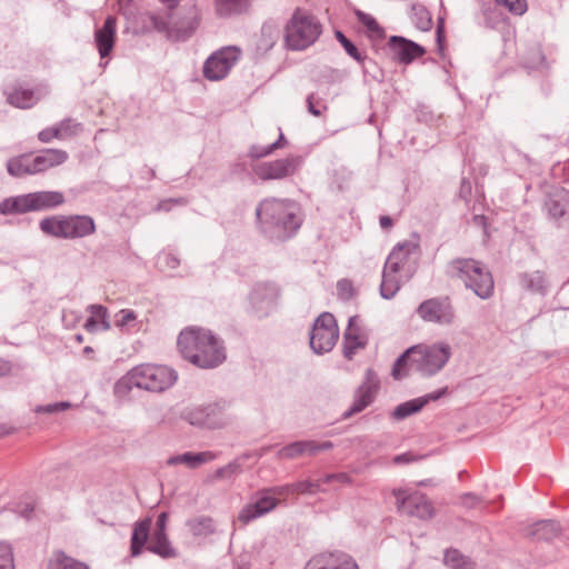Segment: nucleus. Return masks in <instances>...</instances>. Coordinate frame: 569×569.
I'll list each match as a JSON object with an SVG mask.
<instances>
[{
	"label": "nucleus",
	"instance_id": "nucleus-57",
	"mask_svg": "<svg viewBox=\"0 0 569 569\" xmlns=\"http://www.w3.org/2000/svg\"><path fill=\"white\" fill-rule=\"evenodd\" d=\"M186 200L182 198L179 199H167L160 201L156 208L157 211H169L173 204H184Z\"/></svg>",
	"mask_w": 569,
	"mask_h": 569
},
{
	"label": "nucleus",
	"instance_id": "nucleus-64",
	"mask_svg": "<svg viewBox=\"0 0 569 569\" xmlns=\"http://www.w3.org/2000/svg\"><path fill=\"white\" fill-rule=\"evenodd\" d=\"M379 222L382 229H389L393 224V221L389 216H381Z\"/></svg>",
	"mask_w": 569,
	"mask_h": 569
},
{
	"label": "nucleus",
	"instance_id": "nucleus-32",
	"mask_svg": "<svg viewBox=\"0 0 569 569\" xmlns=\"http://www.w3.org/2000/svg\"><path fill=\"white\" fill-rule=\"evenodd\" d=\"M216 12L219 17H230L243 12L249 4L248 0H214Z\"/></svg>",
	"mask_w": 569,
	"mask_h": 569
},
{
	"label": "nucleus",
	"instance_id": "nucleus-33",
	"mask_svg": "<svg viewBox=\"0 0 569 569\" xmlns=\"http://www.w3.org/2000/svg\"><path fill=\"white\" fill-rule=\"evenodd\" d=\"M443 561L450 569H475V562L458 549H448L445 552Z\"/></svg>",
	"mask_w": 569,
	"mask_h": 569
},
{
	"label": "nucleus",
	"instance_id": "nucleus-15",
	"mask_svg": "<svg viewBox=\"0 0 569 569\" xmlns=\"http://www.w3.org/2000/svg\"><path fill=\"white\" fill-rule=\"evenodd\" d=\"M368 343V335L362 327L360 318L353 316L349 319L348 327L343 335V355L352 359L358 349H363Z\"/></svg>",
	"mask_w": 569,
	"mask_h": 569
},
{
	"label": "nucleus",
	"instance_id": "nucleus-27",
	"mask_svg": "<svg viewBox=\"0 0 569 569\" xmlns=\"http://www.w3.org/2000/svg\"><path fill=\"white\" fill-rule=\"evenodd\" d=\"M561 532V526L556 520H541L536 522L528 531V535L539 540H551Z\"/></svg>",
	"mask_w": 569,
	"mask_h": 569
},
{
	"label": "nucleus",
	"instance_id": "nucleus-62",
	"mask_svg": "<svg viewBox=\"0 0 569 569\" xmlns=\"http://www.w3.org/2000/svg\"><path fill=\"white\" fill-rule=\"evenodd\" d=\"M415 460H416L415 456H412L409 452H406V453H402V455H398V456H396L393 458L395 463H398V465H400V463H409V462L415 461Z\"/></svg>",
	"mask_w": 569,
	"mask_h": 569
},
{
	"label": "nucleus",
	"instance_id": "nucleus-34",
	"mask_svg": "<svg viewBox=\"0 0 569 569\" xmlns=\"http://www.w3.org/2000/svg\"><path fill=\"white\" fill-rule=\"evenodd\" d=\"M400 289V280L396 272H389L386 268L382 271L380 293L385 299H391Z\"/></svg>",
	"mask_w": 569,
	"mask_h": 569
},
{
	"label": "nucleus",
	"instance_id": "nucleus-16",
	"mask_svg": "<svg viewBox=\"0 0 569 569\" xmlns=\"http://www.w3.org/2000/svg\"><path fill=\"white\" fill-rule=\"evenodd\" d=\"M378 388V380L372 370H368L366 381L357 389L355 400L351 407L343 413V417L349 418L365 410L373 401Z\"/></svg>",
	"mask_w": 569,
	"mask_h": 569
},
{
	"label": "nucleus",
	"instance_id": "nucleus-58",
	"mask_svg": "<svg viewBox=\"0 0 569 569\" xmlns=\"http://www.w3.org/2000/svg\"><path fill=\"white\" fill-rule=\"evenodd\" d=\"M461 505L466 508H475L479 505L480 499L473 493H465L460 498Z\"/></svg>",
	"mask_w": 569,
	"mask_h": 569
},
{
	"label": "nucleus",
	"instance_id": "nucleus-56",
	"mask_svg": "<svg viewBox=\"0 0 569 569\" xmlns=\"http://www.w3.org/2000/svg\"><path fill=\"white\" fill-rule=\"evenodd\" d=\"M331 481H338L340 483L349 485L351 483V478L349 475L345 472L331 473L323 477V482L329 483Z\"/></svg>",
	"mask_w": 569,
	"mask_h": 569
},
{
	"label": "nucleus",
	"instance_id": "nucleus-50",
	"mask_svg": "<svg viewBox=\"0 0 569 569\" xmlns=\"http://www.w3.org/2000/svg\"><path fill=\"white\" fill-rule=\"evenodd\" d=\"M270 493L276 497L278 500L280 497H287L293 493H297L296 483H289L283 486H276L272 488H268Z\"/></svg>",
	"mask_w": 569,
	"mask_h": 569
},
{
	"label": "nucleus",
	"instance_id": "nucleus-42",
	"mask_svg": "<svg viewBox=\"0 0 569 569\" xmlns=\"http://www.w3.org/2000/svg\"><path fill=\"white\" fill-rule=\"evenodd\" d=\"M88 310L90 311L91 317H94L96 320H100L103 330L110 329V323L107 319L108 311L106 307L101 305H90Z\"/></svg>",
	"mask_w": 569,
	"mask_h": 569
},
{
	"label": "nucleus",
	"instance_id": "nucleus-39",
	"mask_svg": "<svg viewBox=\"0 0 569 569\" xmlns=\"http://www.w3.org/2000/svg\"><path fill=\"white\" fill-rule=\"evenodd\" d=\"M303 446L301 441H295L277 451L278 459H295L303 455Z\"/></svg>",
	"mask_w": 569,
	"mask_h": 569
},
{
	"label": "nucleus",
	"instance_id": "nucleus-48",
	"mask_svg": "<svg viewBox=\"0 0 569 569\" xmlns=\"http://www.w3.org/2000/svg\"><path fill=\"white\" fill-rule=\"evenodd\" d=\"M116 326L124 328L130 326L136 320V313L130 309H122L117 313Z\"/></svg>",
	"mask_w": 569,
	"mask_h": 569
},
{
	"label": "nucleus",
	"instance_id": "nucleus-2",
	"mask_svg": "<svg viewBox=\"0 0 569 569\" xmlns=\"http://www.w3.org/2000/svg\"><path fill=\"white\" fill-rule=\"evenodd\" d=\"M259 229L278 239L291 237L301 226L299 206L290 199L269 197L256 208Z\"/></svg>",
	"mask_w": 569,
	"mask_h": 569
},
{
	"label": "nucleus",
	"instance_id": "nucleus-45",
	"mask_svg": "<svg viewBox=\"0 0 569 569\" xmlns=\"http://www.w3.org/2000/svg\"><path fill=\"white\" fill-rule=\"evenodd\" d=\"M0 569H14L12 549L7 543H0Z\"/></svg>",
	"mask_w": 569,
	"mask_h": 569
},
{
	"label": "nucleus",
	"instance_id": "nucleus-12",
	"mask_svg": "<svg viewBox=\"0 0 569 569\" xmlns=\"http://www.w3.org/2000/svg\"><path fill=\"white\" fill-rule=\"evenodd\" d=\"M418 316L426 322L441 326L451 325L456 312L448 298H431L425 300L417 309Z\"/></svg>",
	"mask_w": 569,
	"mask_h": 569
},
{
	"label": "nucleus",
	"instance_id": "nucleus-19",
	"mask_svg": "<svg viewBox=\"0 0 569 569\" xmlns=\"http://www.w3.org/2000/svg\"><path fill=\"white\" fill-rule=\"evenodd\" d=\"M117 19L112 16L107 17L101 28L94 32V43L100 58L109 57L116 41Z\"/></svg>",
	"mask_w": 569,
	"mask_h": 569
},
{
	"label": "nucleus",
	"instance_id": "nucleus-10",
	"mask_svg": "<svg viewBox=\"0 0 569 569\" xmlns=\"http://www.w3.org/2000/svg\"><path fill=\"white\" fill-rule=\"evenodd\" d=\"M299 156H288L272 161H263L252 167L253 173L261 180H281L293 176L301 166Z\"/></svg>",
	"mask_w": 569,
	"mask_h": 569
},
{
	"label": "nucleus",
	"instance_id": "nucleus-49",
	"mask_svg": "<svg viewBox=\"0 0 569 569\" xmlns=\"http://www.w3.org/2000/svg\"><path fill=\"white\" fill-rule=\"evenodd\" d=\"M355 14L357 16L359 22H361L369 31L373 32L379 30V24L372 16L358 9L355 10Z\"/></svg>",
	"mask_w": 569,
	"mask_h": 569
},
{
	"label": "nucleus",
	"instance_id": "nucleus-4",
	"mask_svg": "<svg viewBox=\"0 0 569 569\" xmlns=\"http://www.w3.org/2000/svg\"><path fill=\"white\" fill-rule=\"evenodd\" d=\"M449 273L463 282L467 289L480 299H489L493 295L495 281L491 272L475 259H455L449 263Z\"/></svg>",
	"mask_w": 569,
	"mask_h": 569
},
{
	"label": "nucleus",
	"instance_id": "nucleus-43",
	"mask_svg": "<svg viewBox=\"0 0 569 569\" xmlns=\"http://www.w3.org/2000/svg\"><path fill=\"white\" fill-rule=\"evenodd\" d=\"M301 442H302V445H305L303 446V455L308 453L311 456L318 453L319 451L329 450L333 447L331 441H323L321 443H318L316 441L305 440Z\"/></svg>",
	"mask_w": 569,
	"mask_h": 569
},
{
	"label": "nucleus",
	"instance_id": "nucleus-18",
	"mask_svg": "<svg viewBox=\"0 0 569 569\" xmlns=\"http://www.w3.org/2000/svg\"><path fill=\"white\" fill-rule=\"evenodd\" d=\"M518 283L520 288L531 295L546 296L550 289V280L542 270H529L519 273Z\"/></svg>",
	"mask_w": 569,
	"mask_h": 569
},
{
	"label": "nucleus",
	"instance_id": "nucleus-29",
	"mask_svg": "<svg viewBox=\"0 0 569 569\" xmlns=\"http://www.w3.org/2000/svg\"><path fill=\"white\" fill-rule=\"evenodd\" d=\"M151 520L144 519L136 523L132 537H131V556L137 557L141 553L143 546L146 545L149 536Z\"/></svg>",
	"mask_w": 569,
	"mask_h": 569
},
{
	"label": "nucleus",
	"instance_id": "nucleus-44",
	"mask_svg": "<svg viewBox=\"0 0 569 569\" xmlns=\"http://www.w3.org/2000/svg\"><path fill=\"white\" fill-rule=\"evenodd\" d=\"M71 407H72L71 402H69V401H60V402H56V403L38 406L36 408V412L37 413H49V415H52V413H57V412H60V411L68 410Z\"/></svg>",
	"mask_w": 569,
	"mask_h": 569
},
{
	"label": "nucleus",
	"instance_id": "nucleus-8",
	"mask_svg": "<svg viewBox=\"0 0 569 569\" xmlns=\"http://www.w3.org/2000/svg\"><path fill=\"white\" fill-rule=\"evenodd\" d=\"M339 337L336 319L329 312L321 313L310 332V347L316 353L330 351Z\"/></svg>",
	"mask_w": 569,
	"mask_h": 569
},
{
	"label": "nucleus",
	"instance_id": "nucleus-25",
	"mask_svg": "<svg viewBox=\"0 0 569 569\" xmlns=\"http://www.w3.org/2000/svg\"><path fill=\"white\" fill-rule=\"evenodd\" d=\"M33 156L30 153H22L12 157L7 161V171L14 178L34 176L36 171H33Z\"/></svg>",
	"mask_w": 569,
	"mask_h": 569
},
{
	"label": "nucleus",
	"instance_id": "nucleus-59",
	"mask_svg": "<svg viewBox=\"0 0 569 569\" xmlns=\"http://www.w3.org/2000/svg\"><path fill=\"white\" fill-rule=\"evenodd\" d=\"M447 391H448V389H447V387H445L437 391L430 392L423 397H420L418 399L421 401H425V406H426L429 401H436V400L440 399L442 396H445L447 393Z\"/></svg>",
	"mask_w": 569,
	"mask_h": 569
},
{
	"label": "nucleus",
	"instance_id": "nucleus-24",
	"mask_svg": "<svg viewBox=\"0 0 569 569\" xmlns=\"http://www.w3.org/2000/svg\"><path fill=\"white\" fill-rule=\"evenodd\" d=\"M213 413L214 408L211 406L194 407L183 412V419L196 427L213 428L217 426Z\"/></svg>",
	"mask_w": 569,
	"mask_h": 569
},
{
	"label": "nucleus",
	"instance_id": "nucleus-61",
	"mask_svg": "<svg viewBox=\"0 0 569 569\" xmlns=\"http://www.w3.org/2000/svg\"><path fill=\"white\" fill-rule=\"evenodd\" d=\"M168 515L166 512H161L157 518V529L154 531L157 532H164L166 526H167Z\"/></svg>",
	"mask_w": 569,
	"mask_h": 569
},
{
	"label": "nucleus",
	"instance_id": "nucleus-26",
	"mask_svg": "<svg viewBox=\"0 0 569 569\" xmlns=\"http://www.w3.org/2000/svg\"><path fill=\"white\" fill-rule=\"evenodd\" d=\"M31 211L30 193L9 197L0 202L1 214H23Z\"/></svg>",
	"mask_w": 569,
	"mask_h": 569
},
{
	"label": "nucleus",
	"instance_id": "nucleus-55",
	"mask_svg": "<svg viewBox=\"0 0 569 569\" xmlns=\"http://www.w3.org/2000/svg\"><path fill=\"white\" fill-rule=\"evenodd\" d=\"M261 290H264L268 292L269 297L271 299H274L277 297V289L274 286H271V284H259L254 291L252 292L251 295V299L253 301H258L260 299V291Z\"/></svg>",
	"mask_w": 569,
	"mask_h": 569
},
{
	"label": "nucleus",
	"instance_id": "nucleus-52",
	"mask_svg": "<svg viewBox=\"0 0 569 569\" xmlns=\"http://www.w3.org/2000/svg\"><path fill=\"white\" fill-rule=\"evenodd\" d=\"M338 296L342 300H349L353 296V287L351 281L342 279L337 283Z\"/></svg>",
	"mask_w": 569,
	"mask_h": 569
},
{
	"label": "nucleus",
	"instance_id": "nucleus-5",
	"mask_svg": "<svg viewBox=\"0 0 569 569\" xmlns=\"http://www.w3.org/2000/svg\"><path fill=\"white\" fill-rule=\"evenodd\" d=\"M177 372L167 367L158 365H141L134 367L129 373L117 383V388L126 386L137 387L152 392H162L174 385Z\"/></svg>",
	"mask_w": 569,
	"mask_h": 569
},
{
	"label": "nucleus",
	"instance_id": "nucleus-21",
	"mask_svg": "<svg viewBox=\"0 0 569 569\" xmlns=\"http://www.w3.org/2000/svg\"><path fill=\"white\" fill-rule=\"evenodd\" d=\"M68 153L61 149H44L41 153L33 157V171L36 174L58 167L68 160Z\"/></svg>",
	"mask_w": 569,
	"mask_h": 569
},
{
	"label": "nucleus",
	"instance_id": "nucleus-23",
	"mask_svg": "<svg viewBox=\"0 0 569 569\" xmlns=\"http://www.w3.org/2000/svg\"><path fill=\"white\" fill-rule=\"evenodd\" d=\"M216 455L211 451L184 452L182 455L171 456L167 460L168 466L184 465L190 469H196L201 465L212 461Z\"/></svg>",
	"mask_w": 569,
	"mask_h": 569
},
{
	"label": "nucleus",
	"instance_id": "nucleus-20",
	"mask_svg": "<svg viewBox=\"0 0 569 569\" xmlns=\"http://www.w3.org/2000/svg\"><path fill=\"white\" fill-rule=\"evenodd\" d=\"M419 251V244L415 241H405L403 243L397 244L387 258L385 268L389 272L398 273L405 264L408 262L412 254H417Z\"/></svg>",
	"mask_w": 569,
	"mask_h": 569
},
{
	"label": "nucleus",
	"instance_id": "nucleus-37",
	"mask_svg": "<svg viewBox=\"0 0 569 569\" xmlns=\"http://www.w3.org/2000/svg\"><path fill=\"white\" fill-rule=\"evenodd\" d=\"M425 407V401L417 399L400 403L397 406L392 412V417L396 420H402L418 411H420Z\"/></svg>",
	"mask_w": 569,
	"mask_h": 569
},
{
	"label": "nucleus",
	"instance_id": "nucleus-35",
	"mask_svg": "<svg viewBox=\"0 0 569 569\" xmlns=\"http://www.w3.org/2000/svg\"><path fill=\"white\" fill-rule=\"evenodd\" d=\"M194 537H207L214 532L213 520L210 517H199L187 522Z\"/></svg>",
	"mask_w": 569,
	"mask_h": 569
},
{
	"label": "nucleus",
	"instance_id": "nucleus-38",
	"mask_svg": "<svg viewBox=\"0 0 569 569\" xmlns=\"http://www.w3.org/2000/svg\"><path fill=\"white\" fill-rule=\"evenodd\" d=\"M60 140L77 136L81 131V124L71 119H64L57 124Z\"/></svg>",
	"mask_w": 569,
	"mask_h": 569
},
{
	"label": "nucleus",
	"instance_id": "nucleus-11",
	"mask_svg": "<svg viewBox=\"0 0 569 569\" xmlns=\"http://www.w3.org/2000/svg\"><path fill=\"white\" fill-rule=\"evenodd\" d=\"M240 50L236 47H226L213 52L203 64V76L210 81H219L228 76L237 63Z\"/></svg>",
	"mask_w": 569,
	"mask_h": 569
},
{
	"label": "nucleus",
	"instance_id": "nucleus-31",
	"mask_svg": "<svg viewBox=\"0 0 569 569\" xmlns=\"http://www.w3.org/2000/svg\"><path fill=\"white\" fill-rule=\"evenodd\" d=\"M8 102L13 107L27 109L31 108L37 102V98L34 92L30 89L16 88L8 94Z\"/></svg>",
	"mask_w": 569,
	"mask_h": 569
},
{
	"label": "nucleus",
	"instance_id": "nucleus-46",
	"mask_svg": "<svg viewBox=\"0 0 569 569\" xmlns=\"http://www.w3.org/2000/svg\"><path fill=\"white\" fill-rule=\"evenodd\" d=\"M497 3L506 7L511 13L521 16L527 11L526 0H496Z\"/></svg>",
	"mask_w": 569,
	"mask_h": 569
},
{
	"label": "nucleus",
	"instance_id": "nucleus-30",
	"mask_svg": "<svg viewBox=\"0 0 569 569\" xmlns=\"http://www.w3.org/2000/svg\"><path fill=\"white\" fill-rule=\"evenodd\" d=\"M47 569H89V567L62 551H56L50 557Z\"/></svg>",
	"mask_w": 569,
	"mask_h": 569
},
{
	"label": "nucleus",
	"instance_id": "nucleus-13",
	"mask_svg": "<svg viewBox=\"0 0 569 569\" xmlns=\"http://www.w3.org/2000/svg\"><path fill=\"white\" fill-rule=\"evenodd\" d=\"M303 569H360L357 561L347 552L335 550L315 555Z\"/></svg>",
	"mask_w": 569,
	"mask_h": 569
},
{
	"label": "nucleus",
	"instance_id": "nucleus-41",
	"mask_svg": "<svg viewBox=\"0 0 569 569\" xmlns=\"http://www.w3.org/2000/svg\"><path fill=\"white\" fill-rule=\"evenodd\" d=\"M322 483H325L323 482V478L318 479L316 481H309V480L299 481V482L296 483L297 493L313 495V493H317L319 491H323L321 489V485Z\"/></svg>",
	"mask_w": 569,
	"mask_h": 569
},
{
	"label": "nucleus",
	"instance_id": "nucleus-36",
	"mask_svg": "<svg viewBox=\"0 0 569 569\" xmlns=\"http://www.w3.org/2000/svg\"><path fill=\"white\" fill-rule=\"evenodd\" d=\"M411 20L413 24L422 31H428L431 28L432 20L429 11L419 4H415L411 8Z\"/></svg>",
	"mask_w": 569,
	"mask_h": 569
},
{
	"label": "nucleus",
	"instance_id": "nucleus-54",
	"mask_svg": "<svg viewBox=\"0 0 569 569\" xmlns=\"http://www.w3.org/2000/svg\"><path fill=\"white\" fill-rule=\"evenodd\" d=\"M38 139L43 143H49L53 139L60 140V134L57 124L54 127L46 128L38 133Z\"/></svg>",
	"mask_w": 569,
	"mask_h": 569
},
{
	"label": "nucleus",
	"instance_id": "nucleus-53",
	"mask_svg": "<svg viewBox=\"0 0 569 569\" xmlns=\"http://www.w3.org/2000/svg\"><path fill=\"white\" fill-rule=\"evenodd\" d=\"M274 150H277V144H269L266 147L253 146L249 150V156L253 159H259L271 154Z\"/></svg>",
	"mask_w": 569,
	"mask_h": 569
},
{
	"label": "nucleus",
	"instance_id": "nucleus-6",
	"mask_svg": "<svg viewBox=\"0 0 569 569\" xmlns=\"http://www.w3.org/2000/svg\"><path fill=\"white\" fill-rule=\"evenodd\" d=\"M39 227L44 234L61 239L86 238L97 230L94 219L87 214L47 217L40 221Z\"/></svg>",
	"mask_w": 569,
	"mask_h": 569
},
{
	"label": "nucleus",
	"instance_id": "nucleus-51",
	"mask_svg": "<svg viewBox=\"0 0 569 569\" xmlns=\"http://www.w3.org/2000/svg\"><path fill=\"white\" fill-rule=\"evenodd\" d=\"M546 209L549 213V216L553 219H558L563 216L565 213V207L555 199H548L546 201Z\"/></svg>",
	"mask_w": 569,
	"mask_h": 569
},
{
	"label": "nucleus",
	"instance_id": "nucleus-60",
	"mask_svg": "<svg viewBox=\"0 0 569 569\" xmlns=\"http://www.w3.org/2000/svg\"><path fill=\"white\" fill-rule=\"evenodd\" d=\"M307 108L311 114L316 117L321 116V110L315 104V93H311L307 97Z\"/></svg>",
	"mask_w": 569,
	"mask_h": 569
},
{
	"label": "nucleus",
	"instance_id": "nucleus-22",
	"mask_svg": "<svg viewBox=\"0 0 569 569\" xmlns=\"http://www.w3.org/2000/svg\"><path fill=\"white\" fill-rule=\"evenodd\" d=\"M32 211H42L57 208L64 203L66 199L60 191L30 192Z\"/></svg>",
	"mask_w": 569,
	"mask_h": 569
},
{
	"label": "nucleus",
	"instance_id": "nucleus-40",
	"mask_svg": "<svg viewBox=\"0 0 569 569\" xmlns=\"http://www.w3.org/2000/svg\"><path fill=\"white\" fill-rule=\"evenodd\" d=\"M336 38L351 58L357 61L362 60V56L358 48L341 31H336Z\"/></svg>",
	"mask_w": 569,
	"mask_h": 569
},
{
	"label": "nucleus",
	"instance_id": "nucleus-3",
	"mask_svg": "<svg viewBox=\"0 0 569 569\" xmlns=\"http://www.w3.org/2000/svg\"><path fill=\"white\" fill-rule=\"evenodd\" d=\"M450 356L451 348L447 343L411 347L395 362L392 376L395 379L405 377L403 369L408 365L425 376H432L445 367Z\"/></svg>",
	"mask_w": 569,
	"mask_h": 569
},
{
	"label": "nucleus",
	"instance_id": "nucleus-47",
	"mask_svg": "<svg viewBox=\"0 0 569 569\" xmlns=\"http://www.w3.org/2000/svg\"><path fill=\"white\" fill-rule=\"evenodd\" d=\"M241 472V465L238 461H232L216 471L217 478H231Z\"/></svg>",
	"mask_w": 569,
	"mask_h": 569
},
{
	"label": "nucleus",
	"instance_id": "nucleus-17",
	"mask_svg": "<svg viewBox=\"0 0 569 569\" xmlns=\"http://www.w3.org/2000/svg\"><path fill=\"white\" fill-rule=\"evenodd\" d=\"M388 46L393 58L406 64L426 53V50L420 44L403 37L392 36L388 41Z\"/></svg>",
	"mask_w": 569,
	"mask_h": 569
},
{
	"label": "nucleus",
	"instance_id": "nucleus-14",
	"mask_svg": "<svg viewBox=\"0 0 569 569\" xmlns=\"http://www.w3.org/2000/svg\"><path fill=\"white\" fill-rule=\"evenodd\" d=\"M278 505V499L273 497L269 489H263L257 492V500L246 505L239 512L238 519L243 525L264 516L272 511Z\"/></svg>",
	"mask_w": 569,
	"mask_h": 569
},
{
	"label": "nucleus",
	"instance_id": "nucleus-9",
	"mask_svg": "<svg viewBox=\"0 0 569 569\" xmlns=\"http://www.w3.org/2000/svg\"><path fill=\"white\" fill-rule=\"evenodd\" d=\"M392 493L396 497V506L399 512L419 519H430L433 516L432 503L426 495L402 489H395Z\"/></svg>",
	"mask_w": 569,
	"mask_h": 569
},
{
	"label": "nucleus",
	"instance_id": "nucleus-28",
	"mask_svg": "<svg viewBox=\"0 0 569 569\" xmlns=\"http://www.w3.org/2000/svg\"><path fill=\"white\" fill-rule=\"evenodd\" d=\"M147 549L162 558H174L177 556V551L170 545L166 532L154 531Z\"/></svg>",
	"mask_w": 569,
	"mask_h": 569
},
{
	"label": "nucleus",
	"instance_id": "nucleus-1",
	"mask_svg": "<svg viewBox=\"0 0 569 569\" xmlns=\"http://www.w3.org/2000/svg\"><path fill=\"white\" fill-rule=\"evenodd\" d=\"M177 343L182 357L199 368H216L226 360L222 340L208 329L186 328L180 332Z\"/></svg>",
	"mask_w": 569,
	"mask_h": 569
},
{
	"label": "nucleus",
	"instance_id": "nucleus-7",
	"mask_svg": "<svg viewBox=\"0 0 569 569\" xmlns=\"http://www.w3.org/2000/svg\"><path fill=\"white\" fill-rule=\"evenodd\" d=\"M321 33V24L308 12L297 9L288 21L284 41L291 50H303L311 46Z\"/></svg>",
	"mask_w": 569,
	"mask_h": 569
},
{
	"label": "nucleus",
	"instance_id": "nucleus-63",
	"mask_svg": "<svg viewBox=\"0 0 569 569\" xmlns=\"http://www.w3.org/2000/svg\"><path fill=\"white\" fill-rule=\"evenodd\" d=\"M98 321L94 319V317H90L87 319L84 323V328L88 332H93L97 329Z\"/></svg>",
	"mask_w": 569,
	"mask_h": 569
}]
</instances>
